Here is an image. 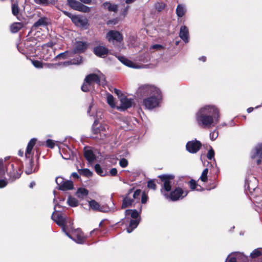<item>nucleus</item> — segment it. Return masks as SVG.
Segmentation results:
<instances>
[{
	"instance_id": "nucleus-31",
	"label": "nucleus",
	"mask_w": 262,
	"mask_h": 262,
	"mask_svg": "<svg viewBox=\"0 0 262 262\" xmlns=\"http://www.w3.org/2000/svg\"><path fill=\"white\" fill-rule=\"evenodd\" d=\"M126 216L130 215L133 219H136L139 216V212L136 210H126L125 211Z\"/></svg>"
},
{
	"instance_id": "nucleus-32",
	"label": "nucleus",
	"mask_w": 262,
	"mask_h": 262,
	"mask_svg": "<svg viewBox=\"0 0 262 262\" xmlns=\"http://www.w3.org/2000/svg\"><path fill=\"white\" fill-rule=\"evenodd\" d=\"M262 254V249L258 248L254 250L251 253L250 256L252 258H254L259 257Z\"/></svg>"
},
{
	"instance_id": "nucleus-6",
	"label": "nucleus",
	"mask_w": 262,
	"mask_h": 262,
	"mask_svg": "<svg viewBox=\"0 0 262 262\" xmlns=\"http://www.w3.org/2000/svg\"><path fill=\"white\" fill-rule=\"evenodd\" d=\"M159 178H160L162 182L163 183L161 191L162 193L164 195V193H166V192H164V191L168 192L171 190V183L172 181L174 179V176L173 175L164 174L160 176Z\"/></svg>"
},
{
	"instance_id": "nucleus-11",
	"label": "nucleus",
	"mask_w": 262,
	"mask_h": 262,
	"mask_svg": "<svg viewBox=\"0 0 262 262\" xmlns=\"http://www.w3.org/2000/svg\"><path fill=\"white\" fill-rule=\"evenodd\" d=\"M52 219L57 225L62 227L63 230L65 231V226L67 223V219L65 216L61 213L54 212L52 215Z\"/></svg>"
},
{
	"instance_id": "nucleus-29",
	"label": "nucleus",
	"mask_w": 262,
	"mask_h": 262,
	"mask_svg": "<svg viewBox=\"0 0 262 262\" xmlns=\"http://www.w3.org/2000/svg\"><path fill=\"white\" fill-rule=\"evenodd\" d=\"M185 13V9L184 7L182 5H178L176 9V13L177 15L180 17H181L184 15Z\"/></svg>"
},
{
	"instance_id": "nucleus-37",
	"label": "nucleus",
	"mask_w": 262,
	"mask_h": 262,
	"mask_svg": "<svg viewBox=\"0 0 262 262\" xmlns=\"http://www.w3.org/2000/svg\"><path fill=\"white\" fill-rule=\"evenodd\" d=\"M107 102L112 107H114L115 106L114 98L112 95L108 94L107 95Z\"/></svg>"
},
{
	"instance_id": "nucleus-14",
	"label": "nucleus",
	"mask_w": 262,
	"mask_h": 262,
	"mask_svg": "<svg viewBox=\"0 0 262 262\" xmlns=\"http://www.w3.org/2000/svg\"><path fill=\"white\" fill-rule=\"evenodd\" d=\"M120 105L117 106V109L120 111H125L127 108L132 107L134 104V100L128 99L126 97L120 98Z\"/></svg>"
},
{
	"instance_id": "nucleus-8",
	"label": "nucleus",
	"mask_w": 262,
	"mask_h": 262,
	"mask_svg": "<svg viewBox=\"0 0 262 262\" xmlns=\"http://www.w3.org/2000/svg\"><path fill=\"white\" fill-rule=\"evenodd\" d=\"M248 258L243 253L235 252L230 254L225 262H247Z\"/></svg>"
},
{
	"instance_id": "nucleus-51",
	"label": "nucleus",
	"mask_w": 262,
	"mask_h": 262,
	"mask_svg": "<svg viewBox=\"0 0 262 262\" xmlns=\"http://www.w3.org/2000/svg\"><path fill=\"white\" fill-rule=\"evenodd\" d=\"M46 145L48 147L52 148L54 147L55 143L53 140L48 139L46 141Z\"/></svg>"
},
{
	"instance_id": "nucleus-58",
	"label": "nucleus",
	"mask_w": 262,
	"mask_h": 262,
	"mask_svg": "<svg viewBox=\"0 0 262 262\" xmlns=\"http://www.w3.org/2000/svg\"><path fill=\"white\" fill-rule=\"evenodd\" d=\"M114 92L118 97H120V95H122L121 92L117 89H114Z\"/></svg>"
},
{
	"instance_id": "nucleus-1",
	"label": "nucleus",
	"mask_w": 262,
	"mask_h": 262,
	"mask_svg": "<svg viewBox=\"0 0 262 262\" xmlns=\"http://www.w3.org/2000/svg\"><path fill=\"white\" fill-rule=\"evenodd\" d=\"M141 193V191L140 189H137L134 191V192L133 190H129L127 194L123 200L122 208L130 206L135 201L138 202L140 200Z\"/></svg>"
},
{
	"instance_id": "nucleus-4",
	"label": "nucleus",
	"mask_w": 262,
	"mask_h": 262,
	"mask_svg": "<svg viewBox=\"0 0 262 262\" xmlns=\"http://www.w3.org/2000/svg\"><path fill=\"white\" fill-rule=\"evenodd\" d=\"M61 11L64 15L70 18L72 22L76 26L85 29L88 28V20L86 18L81 16L73 15L71 13L64 10H62Z\"/></svg>"
},
{
	"instance_id": "nucleus-22",
	"label": "nucleus",
	"mask_w": 262,
	"mask_h": 262,
	"mask_svg": "<svg viewBox=\"0 0 262 262\" xmlns=\"http://www.w3.org/2000/svg\"><path fill=\"white\" fill-rule=\"evenodd\" d=\"M84 155L85 159L90 162L94 161L96 159L95 155L91 149H85Z\"/></svg>"
},
{
	"instance_id": "nucleus-47",
	"label": "nucleus",
	"mask_w": 262,
	"mask_h": 262,
	"mask_svg": "<svg viewBox=\"0 0 262 262\" xmlns=\"http://www.w3.org/2000/svg\"><path fill=\"white\" fill-rule=\"evenodd\" d=\"M64 181L65 180L62 177H57L56 179V182L59 187V189L62 185Z\"/></svg>"
},
{
	"instance_id": "nucleus-18",
	"label": "nucleus",
	"mask_w": 262,
	"mask_h": 262,
	"mask_svg": "<svg viewBox=\"0 0 262 262\" xmlns=\"http://www.w3.org/2000/svg\"><path fill=\"white\" fill-rule=\"evenodd\" d=\"M179 36L185 42L187 43L189 41V30L187 27L181 26Z\"/></svg>"
},
{
	"instance_id": "nucleus-54",
	"label": "nucleus",
	"mask_w": 262,
	"mask_h": 262,
	"mask_svg": "<svg viewBox=\"0 0 262 262\" xmlns=\"http://www.w3.org/2000/svg\"><path fill=\"white\" fill-rule=\"evenodd\" d=\"M163 47L160 45H158V44H156V45H154L152 46H151L150 47V49H155V50H162V49H163Z\"/></svg>"
},
{
	"instance_id": "nucleus-33",
	"label": "nucleus",
	"mask_w": 262,
	"mask_h": 262,
	"mask_svg": "<svg viewBox=\"0 0 262 262\" xmlns=\"http://www.w3.org/2000/svg\"><path fill=\"white\" fill-rule=\"evenodd\" d=\"M82 61V58L81 56H79L77 58V61L75 59H74L73 60L71 61H67L63 63L64 66H68L70 64H79Z\"/></svg>"
},
{
	"instance_id": "nucleus-19",
	"label": "nucleus",
	"mask_w": 262,
	"mask_h": 262,
	"mask_svg": "<svg viewBox=\"0 0 262 262\" xmlns=\"http://www.w3.org/2000/svg\"><path fill=\"white\" fill-rule=\"evenodd\" d=\"M36 139L33 138L28 143L25 152L26 158H30V157H32L33 156L32 149L36 143Z\"/></svg>"
},
{
	"instance_id": "nucleus-26",
	"label": "nucleus",
	"mask_w": 262,
	"mask_h": 262,
	"mask_svg": "<svg viewBox=\"0 0 262 262\" xmlns=\"http://www.w3.org/2000/svg\"><path fill=\"white\" fill-rule=\"evenodd\" d=\"M23 27V24L21 23H15L13 24L11 27L10 29L12 32L16 33L20 30Z\"/></svg>"
},
{
	"instance_id": "nucleus-62",
	"label": "nucleus",
	"mask_w": 262,
	"mask_h": 262,
	"mask_svg": "<svg viewBox=\"0 0 262 262\" xmlns=\"http://www.w3.org/2000/svg\"><path fill=\"white\" fill-rule=\"evenodd\" d=\"M253 110V107H249L247 109V113H250L252 112V111Z\"/></svg>"
},
{
	"instance_id": "nucleus-36",
	"label": "nucleus",
	"mask_w": 262,
	"mask_h": 262,
	"mask_svg": "<svg viewBox=\"0 0 262 262\" xmlns=\"http://www.w3.org/2000/svg\"><path fill=\"white\" fill-rule=\"evenodd\" d=\"M68 203L72 207H76L78 205V201L72 197H69L68 199Z\"/></svg>"
},
{
	"instance_id": "nucleus-25",
	"label": "nucleus",
	"mask_w": 262,
	"mask_h": 262,
	"mask_svg": "<svg viewBox=\"0 0 262 262\" xmlns=\"http://www.w3.org/2000/svg\"><path fill=\"white\" fill-rule=\"evenodd\" d=\"M103 6L105 9L111 12H116L118 9V7L116 5L112 4L108 2H105L103 4Z\"/></svg>"
},
{
	"instance_id": "nucleus-48",
	"label": "nucleus",
	"mask_w": 262,
	"mask_h": 262,
	"mask_svg": "<svg viewBox=\"0 0 262 262\" xmlns=\"http://www.w3.org/2000/svg\"><path fill=\"white\" fill-rule=\"evenodd\" d=\"M32 63L33 65L37 68H42V63L41 61L38 60H32Z\"/></svg>"
},
{
	"instance_id": "nucleus-57",
	"label": "nucleus",
	"mask_w": 262,
	"mask_h": 262,
	"mask_svg": "<svg viewBox=\"0 0 262 262\" xmlns=\"http://www.w3.org/2000/svg\"><path fill=\"white\" fill-rule=\"evenodd\" d=\"M147 199V196L145 193H143L142 195L141 202L143 204H144L146 202Z\"/></svg>"
},
{
	"instance_id": "nucleus-20",
	"label": "nucleus",
	"mask_w": 262,
	"mask_h": 262,
	"mask_svg": "<svg viewBox=\"0 0 262 262\" xmlns=\"http://www.w3.org/2000/svg\"><path fill=\"white\" fill-rule=\"evenodd\" d=\"M118 60L121 62L122 63H123L124 65L133 68L135 69H139L141 67L137 65L134 62H132V61L129 60V59L126 58L124 57L123 56H118Z\"/></svg>"
},
{
	"instance_id": "nucleus-56",
	"label": "nucleus",
	"mask_w": 262,
	"mask_h": 262,
	"mask_svg": "<svg viewBox=\"0 0 262 262\" xmlns=\"http://www.w3.org/2000/svg\"><path fill=\"white\" fill-rule=\"evenodd\" d=\"M7 185V182L5 180H0V188H3Z\"/></svg>"
},
{
	"instance_id": "nucleus-24",
	"label": "nucleus",
	"mask_w": 262,
	"mask_h": 262,
	"mask_svg": "<svg viewBox=\"0 0 262 262\" xmlns=\"http://www.w3.org/2000/svg\"><path fill=\"white\" fill-rule=\"evenodd\" d=\"M89 204L90 208L95 211H103L102 208L101 207L100 204L97 202L95 200H91L89 202Z\"/></svg>"
},
{
	"instance_id": "nucleus-16",
	"label": "nucleus",
	"mask_w": 262,
	"mask_h": 262,
	"mask_svg": "<svg viewBox=\"0 0 262 262\" xmlns=\"http://www.w3.org/2000/svg\"><path fill=\"white\" fill-rule=\"evenodd\" d=\"M94 54L100 57H105L108 53V50L104 46H98L93 49Z\"/></svg>"
},
{
	"instance_id": "nucleus-7",
	"label": "nucleus",
	"mask_w": 262,
	"mask_h": 262,
	"mask_svg": "<svg viewBox=\"0 0 262 262\" xmlns=\"http://www.w3.org/2000/svg\"><path fill=\"white\" fill-rule=\"evenodd\" d=\"M105 80V76L102 73L100 74L99 75H97L96 74H90L87 75L84 79L85 82L90 83L92 86L94 83H97L98 85H100L101 81H104Z\"/></svg>"
},
{
	"instance_id": "nucleus-34",
	"label": "nucleus",
	"mask_w": 262,
	"mask_h": 262,
	"mask_svg": "<svg viewBox=\"0 0 262 262\" xmlns=\"http://www.w3.org/2000/svg\"><path fill=\"white\" fill-rule=\"evenodd\" d=\"M78 172L80 174L85 176L86 177H90L92 176V172L88 169H78Z\"/></svg>"
},
{
	"instance_id": "nucleus-63",
	"label": "nucleus",
	"mask_w": 262,
	"mask_h": 262,
	"mask_svg": "<svg viewBox=\"0 0 262 262\" xmlns=\"http://www.w3.org/2000/svg\"><path fill=\"white\" fill-rule=\"evenodd\" d=\"M35 185V182H31V183H30V185H29V187H30V188H33V186H34Z\"/></svg>"
},
{
	"instance_id": "nucleus-38",
	"label": "nucleus",
	"mask_w": 262,
	"mask_h": 262,
	"mask_svg": "<svg viewBox=\"0 0 262 262\" xmlns=\"http://www.w3.org/2000/svg\"><path fill=\"white\" fill-rule=\"evenodd\" d=\"M208 172V169L205 168L202 172L201 176L200 177V180L204 182H206L207 181V174Z\"/></svg>"
},
{
	"instance_id": "nucleus-10",
	"label": "nucleus",
	"mask_w": 262,
	"mask_h": 262,
	"mask_svg": "<svg viewBox=\"0 0 262 262\" xmlns=\"http://www.w3.org/2000/svg\"><path fill=\"white\" fill-rule=\"evenodd\" d=\"M252 160H255L256 163L260 164L262 161V144L257 145L252 150L251 155Z\"/></svg>"
},
{
	"instance_id": "nucleus-46",
	"label": "nucleus",
	"mask_w": 262,
	"mask_h": 262,
	"mask_svg": "<svg viewBox=\"0 0 262 262\" xmlns=\"http://www.w3.org/2000/svg\"><path fill=\"white\" fill-rule=\"evenodd\" d=\"M128 161L125 158H122L119 161V165L121 167L124 168L127 166Z\"/></svg>"
},
{
	"instance_id": "nucleus-53",
	"label": "nucleus",
	"mask_w": 262,
	"mask_h": 262,
	"mask_svg": "<svg viewBox=\"0 0 262 262\" xmlns=\"http://www.w3.org/2000/svg\"><path fill=\"white\" fill-rule=\"evenodd\" d=\"M189 184H190V188L192 190H194L195 189V188H196V185H197L195 181L193 180H191L190 181Z\"/></svg>"
},
{
	"instance_id": "nucleus-42",
	"label": "nucleus",
	"mask_w": 262,
	"mask_h": 262,
	"mask_svg": "<svg viewBox=\"0 0 262 262\" xmlns=\"http://www.w3.org/2000/svg\"><path fill=\"white\" fill-rule=\"evenodd\" d=\"M88 191L84 188H79L77 191V194L79 197L88 195Z\"/></svg>"
},
{
	"instance_id": "nucleus-61",
	"label": "nucleus",
	"mask_w": 262,
	"mask_h": 262,
	"mask_svg": "<svg viewBox=\"0 0 262 262\" xmlns=\"http://www.w3.org/2000/svg\"><path fill=\"white\" fill-rule=\"evenodd\" d=\"M199 60H202L203 62H205L206 61V57L205 56H202L201 57H200L199 58Z\"/></svg>"
},
{
	"instance_id": "nucleus-13",
	"label": "nucleus",
	"mask_w": 262,
	"mask_h": 262,
	"mask_svg": "<svg viewBox=\"0 0 262 262\" xmlns=\"http://www.w3.org/2000/svg\"><path fill=\"white\" fill-rule=\"evenodd\" d=\"M219 113V110L215 106L206 105L199 110L198 115H217Z\"/></svg>"
},
{
	"instance_id": "nucleus-27",
	"label": "nucleus",
	"mask_w": 262,
	"mask_h": 262,
	"mask_svg": "<svg viewBox=\"0 0 262 262\" xmlns=\"http://www.w3.org/2000/svg\"><path fill=\"white\" fill-rule=\"evenodd\" d=\"M47 18L46 17H41L34 24L33 27L36 28L40 26H45L47 25Z\"/></svg>"
},
{
	"instance_id": "nucleus-44",
	"label": "nucleus",
	"mask_w": 262,
	"mask_h": 262,
	"mask_svg": "<svg viewBox=\"0 0 262 262\" xmlns=\"http://www.w3.org/2000/svg\"><path fill=\"white\" fill-rule=\"evenodd\" d=\"M34 2L38 5L47 6L50 4L49 0H34Z\"/></svg>"
},
{
	"instance_id": "nucleus-5",
	"label": "nucleus",
	"mask_w": 262,
	"mask_h": 262,
	"mask_svg": "<svg viewBox=\"0 0 262 262\" xmlns=\"http://www.w3.org/2000/svg\"><path fill=\"white\" fill-rule=\"evenodd\" d=\"M160 94L158 96L154 95L144 99L143 105L148 110H152L159 106L160 103Z\"/></svg>"
},
{
	"instance_id": "nucleus-28",
	"label": "nucleus",
	"mask_w": 262,
	"mask_h": 262,
	"mask_svg": "<svg viewBox=\"0 0 262 262\" xmlns=\"http://www.w3.org/2000/svg\"><path fill=\"white\" fill-rule=\"evenodd\" d=\"M139 224V222L136 220H132L130 221L129 227L127 229V232L130 233Z\"/></svg>"
},
{
	"instance_id": "nucleus-43",
	"label": "nucleus",
	"mask_w": 262,
	"mask_h": 262,
	"mask_svg": "<svg viewBox=\"0 0 262 262\" xmlns=\"http://www.w3.org/2000/svg\"><path fill=\"white\" fill-rule=\"evenodd\" d=\"M91 87H92V86L90 83L84 81V83L81 86V90L83 92H86L90 90Z\"/></svg>"
},
{
	"instance_id": "nucleus-40",
	"label": "nucleus",
	"mask_w": 262,
	"mask_h": 262,
	"mask_svg": "<svg viewBox=\"0 0 262 262\" xmlns=\"http://www.w3.org/2000/svg\"><path fill=\"white\" fill-rule=\"evenodd\" d=\"M12 12L14 16H17L19 13V8L17 4L12 5Z\"/></svg>"
},
{
	"instance_id": "nucleus-59",
	"label": "nucleus",
	"mask_w": 262,
	"mask_h": 262,
	"mask_svg": "<svg viewBox=\"0 0 262 262\" xmlns=\"http://www.w3.org/2000/svg\"><path fill=\"white\" fill-rule=\"evenodd\" d=\"M71 176L75 179H78L79 178V176L76 172H73Z\"/></svg>"
},
{
	"instance_id": "nucleus-39",
	"label": "nucleus",
	"mask_w": 262,
	"mask_h": 262,
	"mask_svg": "<svg viewBox=\"0 0 262 262\" xmlns=\"http://www.w3.org/2000/svg\"><path fill=\"white\" fill-rule=\"evenodd\" d=\"M95 169L96 172L99 175H100L101 176H104L105 175V173H104L103 170L102 169V168L100 167L99 164H97L95 165Z\"/></svg>"
},
{
	"instance_id": "nucleus-12",
	"label": "nucleus",
	"mask_w": 262,
	"mask_h": 262,
	"mask_svg": "<svg viewBox=\"0 0 262 262\" xmlns=\"http://www.w3.org/2000/svg\"><path fill=\"white\" fill-rule=\"evenodd\" d=\"M202 146L201 143L196 139L187 142L186 147V149L190 153H196Z\"/></svg>"
},
{
	"instance_id": "nucleus-45",
	"label": "nucleus",
	"mask_w": 262,
	"mask_h": 262,
	"mask_svg": "<svg viewBox=\"0 0 262 262\" xmlns=\"http://www.w3.org/2000/svg\"><path fill=\"white\" fill-rule=\"evenodd\" d=\"M69 53H70L69 52L66 51L63 53L59 54L57 56H56V58H58L61 57L63 59H65L67 58H68L71 56L70 55H69Z\"/></svg>"
},
{
	"instance_id": "nucleus-30",
	"label": "nucleus",
	"mask_w": 262,
	"mask_h": 262,
	"mask_svg": "<svg viewBox=\"0 0 262 262\" xmlns=\"http://www.w3.org/2000/svg\"><path fill=\"white\" fill-rule=\"evenodd\" d=\"M68 3L69 6L75 10H77L80 4V3L76 0H68Z\"/></svg>"
},
{
	"instance_id": "nucleus-23",
	"label": "nucleus",
	"mask_w": 262,
	"mask_h": 262,
	"mask_svg": "<svg viewBox=\"0 0 262 262\" xmlns=\"http://www.w3.org/2000/svg\"><path fill=\"white\" fill-rule=\"evenodd\" d=\"M73 189V182L69 180H65L59 189L61 190L66 191L68 190H72Z\"/></svg>"
},
{
	"instance_id": "nucleus-49",
	"label": "nucleus",
	"mask_w": 262,
	"mask_h": 262,
	"mask_svg": "<svg viewBox=\"0 0 262 262\" xmlns=\"http://www.w3.org/2000/svg\"><path fill=\"white\" fill-rule=\"evenodd\" d=\"M218 137V132L216 130H214L210 134V138L211 140L213 141Z\"/></svg>"
},
{
	"instance_id": "nucleus-64",
	"label": "nucleus",
	"mask_w": 262,
	"mask_h": 262,
	"mask_svg": "<svg viewBox=\"0 0 262 262\" xmlns=\"http://www.w3.org/2000/svg\"><path fill=\"white\" fill-rule=\"evenodd\" d=\"M23 153H24L23 151L21 150H19V151H18V155H19V156H20L21 157H22L23 156Z\"/></svg>"
},
{
	"instance_id": "nucleus-35",
	"label": "nucleus",
	"mask_w": 262,
	"mask_h": 262,
	"mask_svg": "<svg viewBox=\"0 0 262 262\" xmlns=\"http://www.w3.org/2000/svg\"><path fill=\"white\" fill-rule=\"evenodd\" d=\"M90 10L91 9L89 7L80 3L77 11H79L84 13H88L90 11Z\"/></svg>"
},
{
	"instance_id": "nucleus-41",
	"label": "nucleus",
	"mask_w": 262,
	"mask_h": 262,
	"mask_svg": "<svg viewBox=\"0 0 262 262\" xmlns=\"http://www.w3.org/2000/svg\"><path fill=\"white\" fill-rule=\"evenodd\" d=\"M165 7V5L164 3L162 2H158L155 4V8L158 11L160 12L163 10Z\"/></svg>"
},
{
	"instance_id": "nucleus-55",
	"label": "nucleus",
	"mask_w": 262,
	"mask_h": 262,
	"mask_svg": "<svg viewBox=\"0 0 262 262\" xmlns=\"http://www.w3.org/2000/svg\"><path fill=\"white\" fill-rule=\"evenodd\" d=\"M110 173L112 176H116L117 174V170L116 168H113L110 170Z\"/></svg>"
},
{
	"instance_id": "nucleus-21",
	"label": "nucleus",
	"mask_w": 262,
	"mask_h": 262,
	"mask_svg": "<svg viewBox=\"0 0 262 262\" xmlns=\"http://www.w3.org/2000/svg\"><path fill=\"white\" fill-rule=\"evenodd\" d=\"M74 234L76 236V242L79 244H82L84 242L85 237L81 230L79 229H76L74 231Z\"/></svg>"
},
{
	"instance_id": "nucleus-9",
	"label": "nucleus",
	"mask_w": 262,
	"mask_h": 262,
	"mask_svg": "<svg viewBox=\"0 0 262 262\" xmlns=\"http://www.w3.org/2000/svg\"><path fill=\"white\" fill-rule=\"evenodd\" d=\"M188 193L187 191H184L181 188H177L173 191L171 192L169 195L167 193H164V195L166 198H169L172 201H177L180 198H183L186 196Z\"/></svg>"
},
{
	"instance_id": "nucleus-17",
	"label": "nucleus",
	"mask_w": 262,
	"mask_h": 262,
	"mask_svg": "<svg viewBox=\"0 0 262 262\" xmlns=\"http://www.w3.org/2000/svg\"><path fill=\"white\" fill-rule=\"evenodd\" d=\"M88 43L86 42L77 41L74 48L75 53H83L88 48Z\"/></svg>"
},
{
	"instance_id": "nucleus-52",
	"label": "nucleus",
	"mask_w": 262,
	"mask_h": 262,
	"mask_svg": "<svg viewBox=\"0 0 262 262\" xmlns=\"http://www.w3.org/2000/svg\"><path fill=\"white\" fill-rule=\"evenodd\" d=\"M214 155V152L212 149H211L208 151V152L207 153V157L208 159L211 160V159H212V158H213Z\"/></svg>"
},
{
	"instance_id": "nucleus-3",
	"label": "nucleus",
	"mask_w": 262,
	"mask_h": 262,
	"mask_svg": "<svg viewBox=\"0 0 262 262\" xmlns=\"http://www.w3.org/2000/svg\"><path fill=\"white\" fill-rule=\"evenodd\" d=\"M138 94L141 97L147 96L148 95L152 96L157 95L158 96L160 94V90L154 85L145 84L140 86L138 90Z\"/></svg>"
},
{
	"instance_id": "nucleus-50",
	"label": "nucleus",
	"mask_w": 262,
	"mask_h": 262,
	"mask_svg": "<svg viewBox=\"0 0 262 262\" xmlns=\"http://www.w3.org/2000/svg\"><path fill=\"white\" fill-rule=\"evenodd\" d=\"M148 187L150 189H152L154 190L156 188V185L153 180H150L148 182Z\"/></svg>"
},
{
	"instance_id": "nucleus-15",
	"label": "nucleus",
	"mask_w": 262,
	"mask_h": 262,
	"mask_svg": "<svg viewBox=\"0 0 262 262\" xmlns=\"http://www.w3.org/2000/svg\"><path fill=\"white\" fill-rule=\"evenodd\" d=\"M106 38L109 42L116 40L117 42H121L123 39L122 34L117 31H110L106 35Z\"/></svg>"
},
{
	"instance_id": "nucleus-60",
	"label": "nucleus",
	"mask_w": 262,
	"mask_h": 262,
	"mask_svg": "<svg viewBox=\"0 0 262 262\" xmlns=\"http://www.w3.org/2000/svg\"><path fill=\"white\" fill-rule=\"evenodd\" d=\"M5 173V170L3 168H2V166L0 165V177L2 176Z\"/></svg>"
},
{
	"instance_id": "nucleus-2",
	"label": "nucleus",
	"mask_w": 262,
	"mask_h": 262,
	"mask_svg": "<svg viewBox=\"0 0 262 262\" xmlns=\"http://www.w3.org/2000/svg\"><path fill=\"white\" fill-rule=\"evenodd\" d=\"M219 116H197L196 120L199 126L202 127H209L214 125L219 120Z\"/></svg>"
}]
</instances>
